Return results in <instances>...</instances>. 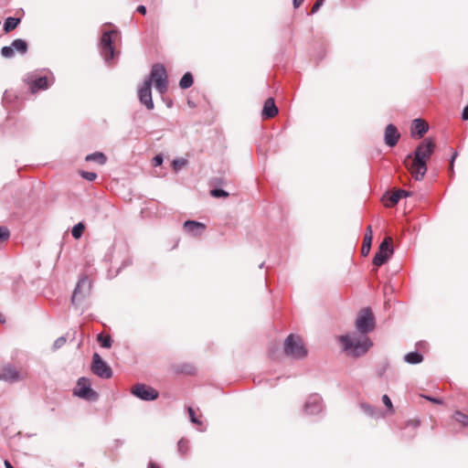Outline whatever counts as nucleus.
Instances as JSON below:
<instances>
[{"label":"nucleus","instance_id":"obj_1","mask_svg":"<svg viewBox=\"0 0 468 468\" xmlns=\"http://www.w3.org/2000/svg\"><path fill=\"white\" fill-rule=\"evenodd\" d=\"M435 150L431 138L420 143L415 151L407 154L403 164L416 181H421L427 173V163Z\"/></svg>","mask_w":468,"mask_h":468},{"label":"nucleus","instance_id":"obj_2","mask_svg":"<svg viewBox=\"0 0 468 468\" xmlns=\"http://www.w3.org/2000/svg\"><path fill=\"white\" fill-rule=\"evenodd\" d=\"M342 344L343 350L352 357H360L367 353L373 346L372 341L367 335H358L356 333L342 335L338 337Z\"/></svg>","mask_w":468,"mask_h":468},{"label":"nucleus","instance_id":"obj_3","mask_svg":"<svg viewBox=\"0 0 468 468\" xmlns=\"http://www.w3.org/2000/svg\"><path fill=\"white\" fill-rule=\"evenodd\" d=\"M24 81L28 85L31 93L47 90L55 82V77L51 71L42 75V70H35L26 75Z\"/></svg>","mask_w":468,"mask_h":468},{"label":"nucleus","instance_id":"obj_4","mask_svg":"<svg viewBox=\"0 0 468 468\" xmlns=\"http://www.w3.org/2000/svg\"><path fill=\"white\" fill-rule=\"evenodd\" d=\"M283 351L287 356L293 359H303L307 356L308 351L299 335L290 334L283 344Z\"/></svg>","mask_w":468,"mask_h":468},{"label":"nucleus","instance_id":"obj_5","mask_svg":"<svg viewBox=\"0 0 468 468\" xmlns=\"http://www.w3.org/2000/svg\"><path fill=\"white\" fill-rule=\"evenodd\" d=\"M144 81H150L151 86L154 83L158 92L165 93L167 90V74L165 66L160 63L154 64L149 77Z\"/></svg>","mask_w":468,"mask_h":468},{"label":"nucleus","instance_id":"obj_6","mask_svg":"<svg viewBox=\"0 0 468 468\" xmlns=\"http://www.w3.org/2000/svg\"><path fill=\"white\" fill-rule=\"evenodd\" d=\"M356 328L360 335H366L375 328V317L369 307L362 309L356 319Z\"/></svg>","mask_w":468,"mask_h":468},{"label":"nucleus","instance_id":"obj_7","mask_svg":"<svg viewBox=\"0 0 468 468\" xmlns=\"http://www.w3.org/2000/svg\"><path fill=\"white\" fill-rule=\"evenodd\" d=\"M116 33V30H106L100 40V52L107 64L111 63L115 55L112 36Z\"/></svg>","mask_w":468,"mask_h":468},{"label":"nucleus","instance_id":"obj_8","mask_svg":"<svg viewBox=\"0 0 468 468\" xmlns=\"http://www.w3.org/2000/svg\"><path fill=\"white\" fill-rule=\"evenodd\" d=\"M91 292V282L89 280L87 275H83L80 278L77 285L72 292L71 303L78 306L82 301L90 296Z\"/></svg>","mask_w":468,"mask_h":468},{"label":"nucleus","instance_id":"obj_9","mask_svg":"<svg viewBox=\"0 0 468 468\" xmlns=\"http://www.w3.org/2000/svg\"><path fill=\"white\" fill-rule=\"evenodd\" d=\"M73 394L80 399L96 401L99 399V394L90 387V379L81 377L77 381V388L74 389Z\"/></svg>","mask_w":468,"mask_h":468},{"label":"nucleus","instance_id":"obj_10","mask_svg":"<svg viewBox=\"0 0 468 468\" xmlns=\"http://www.w3.org/2000/svg\"><path fill=\"white\" fill-rule=\"evenodd\" d=\"M90 370L94 375L102 379H109L113 375L112 367L98 353L92 355Z\"/></svg>","mask_w":468,"mask_h":468},{"label":"nucleus","instance_id":"obj_11","mask_svg":"<svg viewBox=\"0 0 468 468\" xmlns=\"http://www.w3.org/2000/svg\"><path fill=\"white\" fill-rule=\"evenodd\" d=\"M394 252L392 239L387 237L380 243L378 252L373 258V264L377 267H380L385 264Z\"/></svg>","mask_w":468,"mask_h":468},{"label":"nucleus","instance_id":"obj_12","mask_svg":"<svg viewBox=\"0 0 468 468\" xmlns=\"http://www.w3.org/2000/svg\"><path fill=\"white\" fill-rule=\"evenodd\" d=\"M28 51V44L22 38L14 39L10 46H5L1 48V55L5 58H11L15 56V52L25 55Z\"/></svg>","mask_w":468,"mask_h":468},{"label":"nucleus","instance_id":"obj_13","mask_svg":"<svg viewBox=\"0 0 468 468\" xmlns=\"http://www.w3.org/2000/svg\"><path fill=\"white\" fill-rule=\"evenodd\" d=\"M131 393L144 401H153L159 397V392L156 389L144 384H136L133 387Z\"/></svg>","mask_w":468,"mask_h":468},{"label":"nucleus","instance_id":"obj_14","mask_svg":"<svg viewBox=\"0 0 468 468\" xmlns=\"http://www.w3.org/2000/svg\"><path fill=\"white\" fill-rule=\"evenodd\" d=\"M323 410V399L318 394L309 396L303 406V410L307 415L319 414Z\"/></svg>","mask_w":468,"mask_h":468},{"label":"nucleus","instance_id":"obj_15","mask_svg":"<svg viewBox=\"0 0 468 468\" xmlns=\"http://www.w3.org/2000/svg\"><path fill=\"white\" fill-rule=\"evenodd\" d=\"M138 98L140 102L146 107L147 110H153L154 105L152 98V86L150 81H144L143 85L138 89Z\"/></svg>","mask_w":468,"mask_h":468},{"label":"nucleus","instance_id":"obj_16","mask_svg":"<svg viewBox=\"0 0 468 468\" xmlns=\"http://www.w3.org/2000/svg\"><path fill=\"white\" fill-rule=\"evenodd\" d=\"M399 138L400 133L398 128L392 123L388 124L384 131V143L388 147L396 146Z\"/></svg>","mask_w":468,"mask_h":468},{"label":"nucleus","instance_id":"obj_17","mask_svg":"<svg viewBox=\"0 0 468 468\" xmlns=\"http://www.w3.org/2000/svg\"><path fill=\"white\" fill-rule=\"evenodd\" d=\"M183 228L189 235L197 237L204 232L206 226L196 220H186L184 222Z\"/></svg>","mask_w":468,"mask_h":468},{"label":"nucleus","instance_id":"obj_18","mask_svg":"<svg viewBox=\"0 0 468 468\" xmlns=\"http://www.w3.org/2000/svg\"><path fill=\"white\" fill-rule=\"evenodd\" d=\"M19 372L11 365L5 366L0 371V380L16 382L19 380Z\"/></svg>","mask_w":468,"mask_h":468},{"label":"nucleus","instance_id":"obj_19","mask_svg":"<svg viewBox=\"0 0 468 468\" xmlns=\"http://www.w3.org/2000/svg\"><path fill=\"white\" fill-rule=\"evenodd\" d=\"M278 114V108L275 104L273 98H268L264 104L261 111V116L264 119H271L273 118Z\"/></svg>","mask_w":468,"mask_h":468},{"label":"nucleus","instance_id":"obj_20","mask_svg":"<svg viewBox=\"0 0 468 468\" xmlns=\"http://www.w3.org/2000/svg\"><path fill=\"white\" fill-rule=\"evenodd\" d=\"M429 126L425 121L422 119H415L412 122L411 125V135H418L420 138L423 137V135L428 132Z\"/></svg>","mask_w":468,"mask_h":468},{"label":"nucleus","instance_id":"obj_21","mask_svg":"<svg viewBox=\"0 0 468 468\" xmlns=\"http://www.w3.org/2000/svg\"><path fill=\"white\" fill-rule=\"evenodd\" d=\"M410 195H411L410 192L403 190V189H398L395 192H393L392 194L386 193V196H388L387 206L394 207L395 205H397L399 203V201L402 197H410Z\"/></svg>","mask_w":468,"mask_h":468},{"label":"nucleus","instance_id":"obj_22","mask_svg":"<svg viewBox=\"0 0 468 468\" xmlns=\"http://www.w3.org/2000/svg\"><path fill=\"white\" fill-rule=\"evenodd\" d=\"M371 242H372V229L371 226H368L367 229V232L364 237L363 245L361 248V253L363 256H367L371 249Z\"/></svg>","mask_w":468,"mask_h":468},{"label":"nucleus","instance_id":"obj_23","mask_svg":"<svg viewBox=\"0 0 468 468\" xmlns=\"http://www.w3.org/2000/svg\"><path fill=\"white\" fill-rule=\"evenodd\" d=\"M403 360L410 365H418L423 361V356L418 351H412L407 353L404 356Z\"/></svg>","mask_w":468,"mask_h":468},{"label":"nucleus","instance_id":"obj_24","mask_svg":"<svg viewBox=\"0 0 468 468\" xmlns=\"http://www.w3.org/2000/svg\"><path fill=\"white\" fill-rule=\"evenodd\" d=\"M360 409L363 410L365 414H367L369 417L378 419L382 416L379 409L367 403H361Z\"/></svg>","mask_w":468,"mask_h":468},{"label":"nucleus","instance_id":"obj_25","mask_svg":"<svg viewBox=\"0 0 468 468\" xmlns=\"http://www.w3.org/2000/svg\"><path fill=\"white\" fill-rule=\"evenodd\" d=\"M20 22H21V18H19V17H13V16L6 17L4 22V27H3L4 31L5 33H9L10 31L16 28L17 26L20 24Z\"/></svg>","mask_w":468,"mask_h":468},{"label":"nucleus","instance_id":"obj_26","mask_svg":"<svg viewBox=\"0 0 468 468\" xmlns=\"http://www.w3.org/2000/svg\"><path fill=\"white\" fill-rule=\"evenodd\" d=\"M194 83V77L191 72H186L179 80V87L182 90L190 88Z\"/></svg>","mask_w":468,"mask_h":468},{"label":"nucleus","instance_id":"obj_27","mask_svg":"<svg viewBox=\"0 0 468 468\" xmlns=\"http://www.w3.org/2000/svg\"><path fill=\"white\" fill-rule=\"evenodd\" d=\"M85 160L87 162H96L100 165H104L107 161V158L103 153L95 152V153L88 154L85 157Z\"/></svg>","mask_w":468,"mask_h":468},{"label":"nucleus","instance_id":"obj_28","mask_svg":"<svg viewBox=\"0 0 468 468\" xmlns=\"http://www.w3.org/2000/svg\"><path fill=\"white\" fill-rule=\"evenodd\" d=\"M85 229V225L83 222H79L76 224L71 229V235L74 239H79L82 237Z\"/></svg>","mask_w":468,"mask_h":468},{"label":"nucleus","instance_id":"obj_29","mask_svg":"<svg viewBox=\"0 0 468 468\" xmlns=\"http://www.w3.org/2000/svg\"><path fill=\"white\" fill-rule=\"evenodd\" d=\"M98 341L100 345L104 348H110L112 345V338L109 335L100 334L98 335Z\"/></svg>","mask_w":468,"mask_h":468},{"label":"nucleus","instance_id":"obj_30","mask_svg":"<svg viewBox=\"0 0 468 468\" xmlns=\"http://www.w3.org/2000/svg\"><path fill=\"white\" fill-rule=\"evenodd\" d=\"M453 418L456 421L460 422L463 427H468V415L457 410L455 411Z\"/></svg>","mask_w":468,"mask_h":468},{"label":"nucleus","instance_id":"obj_31","mask_svg":"<svg viewBox=\"0 0 468 468\" xmlns=\"http://www.w3.org/2000/svg\"><path fill=\"white\" fill-rule=\"evenodd\" d=\"M177 451L181 455L186 454L188 451V441L184 438L180 439L177 442Z\"/></svg>","mask_w":468,"mask_h":468},{"label":"nucleus","instance_id":"obj_32","mask_svg":"<svg viewBox=\"0 0 468 468\" xmlns=\"http://www.w3.org/2000/svg\"><path fill=\"white\" fill-rule=\"evenodd\" d=\"M210 195L213 197L220 198L228 197L229 194L222 188H213L210 190Z\"/></svg>","mask_w":468,"mask_h":468},{"label":"nucleus","instance_id":"obj_33","mask_svg":"<svg viewBox=\"0 0 468 468\" xmlns=\"http://www.w3.org/2000/svg\"><path fill=\"white\" fill-rule=\"evenodd\" d=\"M457 156H458V153L456 151H453L452 154L451 156V159H450V165H449V175L451 177H452L454 176V162H455V159L457 158Z\"/></svg>","mask_w":468,"mask_h":468},{"label":"nucleus","instance_id":"obj_34","mask_svg":"<svg viewBox=\"0 0 468 468\" xmlns=\"http://www.w3.org/2000/svg\"><path fill=\"white\" fill-rule=\"evenodd\" d=\"M80 176L82 178L92 182L97 178V174L94 172H87V171H81Z\"/></svg>","mask_w":468,"mask_h":468},{"label":"nucleus","instance_id":"obj_35","mask_svg":"<svg viewBox=\"0 0 468 468\" xmlns=\"http://www.w3.org/2000/svg\"><path fill=\"white\" fill-rule=\"evenodd\" d=\"M10 237V231L6 227H0V241L8 239Z\"/></svg>","mask_w":468,"mask_h":468},{"label":"nucleus","instance_id":"obj_36","mask_svg":"<svg viewBox=\"0 0 468 468\" xmlns=\"http://www.w3.org/2000/svg\"><path fill=\"white\" fill-rule=\"evenodd\" d=\"M382 402L388 409V410L390 412H393V410H394L393 404H392L390 398L388 395L385 394L382 396Z\"/></svg>","mask_w":468,"mask_h":468},{"label":"nucleus","instance_id":"obj_37","mask_svg":"<svg viewBox=\"0 0 468 468\" xmlns=\"http://www.w3.org/2000/svg\"><path fill=\"white\" fill-rule=\"evenodd\" d=\"M65 343H66V338L64 336L58 337L53 343V349L57 350L58 348H60L61 346H63L65 345Z\"/></svg>","mask_w":468,"mask_h":468},{"label":"nucleus","instance_id":"obj_38","mask_svg":"<svg viewBox=\"0 0 468 468\" xmlns=\"http://www.w3.org/2000/svg\"><path fill=\"white\" fill-rule=\"evenodd\" d=\"M187 411H188L190 421L192 423H194V424L201 423L200 420L197 418L195 410L191 407L188 408Z\"/></svg>","mask_w":468,"mask_h":468},{"label":"nucleus","instance_id":"obj_39","mask_svg":"<svg viewBox=\"0 0 468 468\" xmlns=\"http://www.w3.org/2000/svg\"><path fill=\"white\" fill-rule=\"evenodd\" d=\"M422 398H424L425 399L432 402V403H435V404H442L443 401L441 399H439V398H435V397H431V396H428V395H422Z\"/></svg>","mask_w":468,"mask_h":468},{"label":"nucleus","instance_id":"obj_40","mask_svg":"<svg viewBox=\"0 0 468 468\" xmlns=\"http://www.w3.org/2000/svg\"><path fill=\"white\" fill-rule=\"evenodd\" d=\"M323 4H324V0H317L312 7L311 13L312 14L316 13L320 9V7L323 5Z\"/></svg>","mask_w":468,"mask_h":468},{"label":"nucleus","instance_id":"obj_41","mask_svg":"<svg viewBox=\"0 0 468 468\" xmlns=\"http://www.w3.org/2000/svg\"><path fill=\"white\" fill-rule=\"evenodd\" d=\"M163 156L161 154H157L153 158V165L154 166H159L163 164Z\"/></svg>","mask_w":468,"mask_h":468},{"label":"nucleus","instance_id":"obj_42","mask_svg":"<svg viewBox=\"0 0 468 468\" xmlns=\"http://www.w3.org/2000/svg\"><path fill=\"white\" fill-rule=\"evenodd\" d=\"M388 363H385V364L383 365V367H380V368L378 370V375L380 378H382V377L385 375L386 371L388 370Z\"/></svg>","mask_w":468,"mask_h":468},{"label":"nucleus","instance_id":"obj_43","mask_svg":"<svg viewBox=\"0 0 468 468\" xmlns=\"http://www.w3.org/2000/svg\"><path fill=\"white\" fill-rule=\"evenodd\" d=\"M185 165V160H178V159H176L173 161V166L175 169H178V167L182 166Z\"/></svg>","mask_w":468,"mask_h":468},{"label":"nucleus","instance_id":"obj_44","mask_svg":"<svg viewBox=\"0 0 468 468\" xmlns=\"http://www.w3.org/2000/svg\"><path fill=\"white\" fill-rule=\"evenodd\" d=\"M462 119L464 121H468V104L463 110Z\"/></svg>","mask_w":468,"mask_h":468},{"label":"nucleus","instance_id":"obj_45","mask_svg":"<svg viewBox=\"0 0 468 468\" xmlns=\"http://www.w3.org/2000/svg\"><path fill=\"white\" fill-rule=\"evenodd\" d=\"M136 11L142 15L146 14V7L144 5H140L137 6Z\"/></svg>","mask_w":468,"mask_h":468},{"label":"nucleus","instance_id":"obj_46","mask_svg":"<svg viewBox=\"0 0 468 468\" xmlns=\"http://www.w3.org/2000/svg\"><path fill=\"white\" fill-rule=\"evenodd\" d=\"M131 264H132V259L130 257H128V258H126L123 261V262H122V266L120 267V269H122V268H124L126 266H130Z\"/></svg>","mask_w":468,"mask_h":468},{"label":"nucleus","instance_id":"obj_47","mask_svg":"<svg viewBox=\"0 0 468 468\" xmlns=\"http://www.w3.org/2000/svg\"><path fill=\"white\" fill-rule=\"evenodd\" d=\"M304 0H292V5L294 8H298Z\"/></svg>","mask_w":468,"mask_h":468},{"label":"nucleus","instance_id":"obj_48","mask_svg":"<svg viewBox=\"0 0 468 468\" xmlns=\"http://www.w3.org/2000/svg\"><path fill=\"white\" fill-rule=\"evenodd\" d=\"M418 425H419V422H415V421H409L407 423V427L408 426H412L413 429H416L418 427Z\"/></svg>","mask_w":468,"mask_h":468},{"label":"nucleus","instance_id":"obj_49","mask_svg":"<svg viewBox=\"0 0 468 468\" xmlns=\"http://www.w3.org/2000/svg\"><path fill=\"white\" fill-rule=\"evenodd\" d=\"M147 468H161V467L159 465H157L155 463L150 462L148 463V467Z\"/></svg>","mask_w":468,"mask_h":468},{"label":"nucleus","instance_id":"obj_50","mask_svg":"<svg viewBox=\"0 0 468 468\" xmlns=\"http://www.w3.org/2000/svg\"><path fill=\"white\" fill-rule=\"evenodd\" d=\"M4 464L5 468H15L8 460H5Z\"/></svg>","mask_w":468,"mask_h":468},{"label":"nucleus","instance_id":"obj_51","mask_svg":"<svg viewBox=\"0 0 468 468\" xmlns=\"http://www.w3.org/2000/svg\"><path fill=\"white\" fill-rule=\"evenodd\" d=\"M181 371H182V372H186V373H191V371H190V370H186H186L182 369Z\"/></svg>","mask_w":468,"mask_h":468},{"label":"nucleus","instance_id":"obj_52","mask_svg":"<svg viewBox=\"0 0 468 468\" xmlns=\"http://www.w3.org/2000/svg\"><path fill=\"white\" fill-rule=\"evenodd\" d=\"M263 265H264V262H261V263L260 264L259 268H261H261L263 267Z\"/></svg>","mask_w":468,"mask_h":468}]
</instances>
